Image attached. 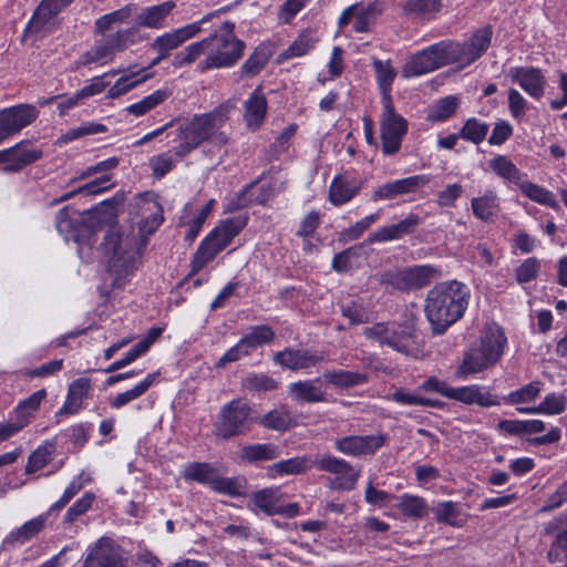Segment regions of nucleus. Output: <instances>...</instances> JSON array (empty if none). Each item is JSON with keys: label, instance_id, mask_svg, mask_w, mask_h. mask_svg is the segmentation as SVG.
Listing matches in <instances>:
<instances>
[{"label": "nucleus", "instance_id": "8fccbe9b", "mask_svg": "<svg viewBox=\"0 0 567 567\" xmlns=\"http://www.w3.org/2000/svg\"><path fill=\"white\" fill-rule=\"evenodd\" d=\"M279 487H268L252 494L254 504L267 515H275L281 499Z\"/></svg>", "mask_w": 567, "mask_h": 567}, {"label": "nucleus", "instance_id": "423d86ee", "mask_svg": "<svg viewBox=\"0 0 567 567\" xmlns=\"http://www.w3.org/2000/svg\"><path fill=\"white\" fill-rule=\"evenodd\" d=\"M245 217L229 218L215 227L199 244L190 262V275L199 272L244 229Z\"/></svg>", "mask_w": 567, "mask_h": 567}, {"label": "nucleus", "instance_id": "3c124183", "mask_svg": "<svg viewBox=\"0 0 567 567\" xmlns=\"http://www.w3.org/2000/svg\"><path fill=\"white\" fill-rule=\"evenodd\" d=\"M145 70L138 72H131L121 76L107 91V96L110 99H116L121 95H124L138 84L145 82L150 79V74H143Z\"/></svg>", "mask_w": 567, "mask_h": 567}, {"label": "nucleus", "instance_id": "4d7b16f0", "mask_svg": "<svg viewBox=\"0 0 567 567\" xmlns=\"http://www.w3.org/2000/svg\"><path fill=\"white\" fill-rule=\"evenodd\" d=\"M94 499L95 495L93 493H85L71 507H69L62 520L63 525L69 526L73 524L79 517L90 511Z\"/></svg>", "mask_w": 567, "mask_h": 567}, {"label": "nucleus", "instance_id": "6e6552de", "mask_svg": "<svg viewBox=\"0 0 567 567\" xmlns=\"http://www.w3.org/2000/svg\"><path fill=\"white\" fill-rule=\"evenodd\" d=\"M316 468L331 474L327 478L326 486L332 491H352L360 477L350 462L332 454H322L315 457Z\"/></svg>", "mask_w": 567, "mask_h": 567}, {"label": "nucleus", "instance_id": "0eeeda50", "mask_svg": "<svg viewBox=\"0 0 567 567\" xmlns=\"http://www.w3.org/2000/svg\"><path fill=\"white\" fill-rule=\"evenodd\" d=\"M251 408L240 399L224 404L214 423L216 437L229 440L245 434L250 427Z\"/></svg>", "mask_w": 567, "mask_h": 567}, {"label": "nucleus", "instance_id": "393cba45", "mask_svg": "<svg viewBox=\"0 0 567 567\" xmlns=\"http://www.w3.org/2000/svg\"><path fill=\"white\" fill-rule=\"evenodd\" d=\"M91 380L89 378H79L74 380L68 389L65 401L56 415L76 414L83 409V402L89 396L91 390Z\"/></svg>", "mask_w": 567, "mask_h": 567}, {"label": "nucleus", "instance_id": "7c9ffc66", "mask_svg": "<svg viewBox=\"0 0 567 567\" xmlns=\"http://www.w3.org/2000/svg\"><path fill=\"white\" fill-rule=\"evenodd\" d=\"M567 399L561 393H549L537 406H518L516 410L522 414H546L556 415L566 410Z\"/></svg>", "mask_w": 567, "mask_h": 567}, {"label": "nucleus", "instance_id": "473e14b6", "mask_svg": "<svg viewBox=\"0 0 567 567\" xmlns=\"http://www.w3.org/2000/svg\"><path fill=\"white\" fill-rule=\"evenodd\" d=\"M372 66L382 94V105L388 103L393 104L390 93L392 83L396 76L395 70L392 68L390 61H381L379 59L372 60Z\"/></svg>", "mask_w": 567, "mask_h": 567}, {"label": "nucleus", "instance_id": "412c9836", "mask_svg": "<svg viewBox=\"0 0 567 567\" xmlns=\"http://www.w3.org/2000/svg\"><path fill=\"white\" fill-rule=\"evenodd\" d=\"M59 14L60 11L45 0H42L34 9L31 19L25 25L24 32L41 37L53 33L60 27Z\"/></svg>", "mask_w": 567, "mask_h": 567}, {"label": "nucleus", "instance_id": "39448f33", "mask_svg": "<svg viewBox=\"0 0 567 567\" xmlns=\"http://www.w3.org/2000/svg\"><path fill=\"white\" fill-rule=\"evenodd\" d=\"M506 337L499 329L489 330L481 339L480 348L464 353L462 362L455 370V377L466 380L468 375L482 372L497 362L504 352Z\"/></svg>", "mask_w": 567, "mask_h": 567}, {"label": "nucleus", "instance_id": "a878e982", "mask_svg": "<svg viewBox=\"0 0 567 567\" xmlns=\"http://www.w3.org/2000/svg\"><path fill=\"white\" fill-rule=\"evenodd\" d=\"M176 7L175 1L168 0L156 6H151L135 13L136 23L144 28L162 29L165 27L166 17Z\"/></svg>", "mask_w": 567, "mask_h": 567}, {"label": "nucleus", "instance_id": "ddd939ff", "mask_svg": "<svg viewBox=\"0 0 567 567\" xmlns=\"http://www.w3.org/2000/svg\"><path fill=\"white\" fill-rule=\"evenodd\" d=\"M125 550L112 537L102 536L92 544L81 567H126Z\"/></svg>", "mask_w": 567, "mask_h": 567}, {"label": "nucleus", "instance_id": "49530a36", "mask_svg": "<svg viewBox=\"0 0 567 567\" xmlns=\"http://www.w3.org/2000/svg\"><path fill=\"white\" fill-rule=\"evenodd\" d=\"M156 378V373H150L143 381L134 385L132 389L118 393L111 400V408L117 410L128 404L130 402L138 399L151 388V385L155 382Z\"/></svg>", "mask_w": 567, "mask_h": 567}, {"label": "nucleus", "instance_id": "9b49d317", "mask_svg": "<svg viewBox=\"0 0 567 567\" xmlns=\"http://www.w3.org/2000/svg\"><path fill=\"white\" fill-rule=\"evenodd\" d=\"M452 63L447 42L442 41L415 53L405 63L402 72L405 78L419 76Z\"/></svg>", "mask_w": 567, "mask_h": 567}, {"label": "nucleus", "instance_id": "bb28decb", "mask_svg": "<svg viewBox=\"0 0 567 567\" xmlns=\"http://www.w3.org/2000/svg\"><path fill=\"white\" fill-rule=\"evenodd\" d=\"M267 100L257 87L244 103V120L249 130L256 131L265 120L267 113Z\"/></svg>", "mask_w": 567, "mask_h": 567}, {"label": "nucleus", "instance_id": "a211bd4d", "mask_svg": "<svg viewBox=\"0 0 567 567\" xmlns=\"http://www.w3.org/2000/svg\"><path fill=\"white\" fill-rule=\"evenodd\" d=\"M431 182L430 175H412L409 177L388 182L377 187L372 194L374 202L393 199L398 196L417 192Z\"/></svg>", "mask_w": 567, "mask_h": 567}, {"label": "nucleus", "instance_id": "4468645a", "mask_svg": "<svg viewBox=\"0 0 567 567\" xmlns=\"http://www.w3.org/2000/svg\"><path fill=\"white\" fill-rule=\"evenodd\" d=\"M388 441V435L381 432L370 435H347L334 440V449L341 454L360 458L374 455Z\"/></svg>", "mask_w": 567, "mask_h": 567}, {"label": "nucleus", "instance_id": "e433bc0d", "mask_svg": "<svg viewBox=\"0 0 567 567\" xmlns=\"http://www.w3.org/2000/svg\"><path fill=\"white\" fill-rule=\"evenodd\" d=\"M259 424L268 430L285 432L296 425L290 410L281 405L266 413L259 421Z\"/></svg>", "mask_w": 567, "mask_h": 567}, {"label": "nucleus", "instance_id": "774afa93", "mask_svg": "<svg viewBox=\"0 0 567 567\" xmlns=\"http://www.w3.org/2000/svg\"><path fill=\"white\" fill-rule=\"evenodd\" d=\"M547 557L550 563H557L564 559L567 560V530L556 536Z\"/></svg>", "mask_w": 567, "mask_h": 567}, {"label": "nucleus", "instance_id": "f3484780", "mask_svg": "<svg viewBox=\"0 0 567 567\" xmlns=\"http://www.w3.org/2000/svg\"><path fill=\"white\" fill-rule=\"evenodd\" d=\"M125 48V33L116 32L95 41L94 45L81 56V64L97 63L104 65L111 62L115 54Z\"/></svg>", "mask_w": 567, "mask_h": 567}, {"label": "nucleus", "instance_id": "6e6d98bb", "mask_svg": "<svg viewBox=\"0 0 567 567\" xmlns=\"http://www.w3.org/2000/svg\"><path fill=\"white\" fill-rule=\"evenodd\" d=\"M540 393V382L533 381L515 391H512L504 400L509 404H523L535 401Z\"/></svg>", "mask_w": 567, "mask_h": 567}, {"label": "nucleus", "instance_id": "9d476101", "mask_svg": "<svg viewBox=\"0 0 567 567\" xmlns=\"http://www.w3.org/2000/svg\"><path fill=\"white\" fill-rule=\"evenodd\" d=\"M492 38V25L485 24L464 42H447L453 63H457L460 68L471 65L488 50Z\"/></svg>", "mask_w": 567, "mask_h": 567}, {"label": "nucleus", "instance_id": "a19ab883", "mask_svg": "<svg viewBox=\"0 0 567 567\" xmlns=\"http://www.w3.org/2000/svg\"><path fill=\"white\" fill-rule=\"evenodd\" d=\"M45 396L47 391L44 389L33 392L29 398L19 402L12 414L22 423V425L27 426L34 416V413L39 410Z\"/></svg>", "mask_w": 567, "mask_h": 567}, {"label": "nucleus", "instance_id": "ea45409f", "mask_svg": "<svg viewBox=\"0 0 567 567\" xmlns=\"http://www.w3.org/2000/svg\"><path fill=\"white\" fill-rule=\"evenodd\" d=\"M51 513L49 511L45 514L39 515L28 522H25L22 526L12 530L7 540L9 543H20L24 544L30 540L34 536H37L45 526L47 518Z\"/></svg>", "mask_w": 567, "mask_h": 567}, {"label": "nucleus", "instance_id": "5fc2aeb1", "mask_svg": "<svg viewBox=\"0 0 567 567\" xmlns=\"http://www.w3.org/2000/svg\"><path fill=\"white\" fill-rule=\"evenodd\" d=\"M209 487L217 493L228 496H241L245 493V480L240 477H221L215 475Z\"/></svg>", "mask_w": 567, "mask_h": 567}, {"label": "nucleus", "instance_id": "c756f323", "mask_svg": "<svg viewBox=\"0 0 567 567\" xmlns=\"http://www.w3.org/2000/svg\"><path fill=\"white\" fill-rule=\"evenodd\" d=\"M442 7V0H406L403 12L412 19L430 21L437 16Z\"/></svg>", "mask_w": 567, "mask_h": 567}, {"label": "nucleus", "instance_id": "5701e85b", "mask_svg": "<svg viewBox=\"0 0 567 567\" xmlns=\"http://www.w3.org/2000/svg\"><path fill=\"white\" fill-rule=\"evenodd\" d=\"M4 151H9V154L6 156V166L2 168L4 173L20 172L28 165L39 161L43 155L42 150L32 147L29 141H21Z\"/></svg>", "mask_w": 567, "mask_h": 567}, {"label": "nucleus", "instance_id": "f03ea898", "mask_svg": "<svg viewBox=\"0 0 567 567\" xmlns=\"http://www.w3.org/2000/svg\"><path fill=\"white\" fill-rule=\"evenodd\" d=\"M230 110L229 103H223L210 112L194 114L181 122L173 140L175 143L172 148L173 154L183 158L205 142L217 147L226 146L229 143V136L223 127L229 120Z\"/></svg>", "mask_w": 567, "mask_h": 567}, {"label": "nucleus", "instance_id": "72a5a7b5", "mask_svg": "<svg viewBox=\"0 0 567 567\" xmlns=\"http://www.w3.org/2000/svg\"><path fill=\"white\" fill-rule=\"evenodd\" d=\"M396 507L408 518L422 519L429 515V504L425 498L412 494H402Z\"/></svg>", "mask_w": 567, "mask_h": 567}, {"label": "nucleus", "instance_id": "7ed1b4c3", "mask_svg": "<svg viewBox=\"0 0 567 567\" xmlns=\"http://www.w3.org/2000/svg\"><path fill=\"white\" fill-rule=\"evenodd\" d=\"M470 289L457 280L435 285L425 299V316L434 334H442L460 320L470 300Z\"/></svg>", "mask_w": 567, "mask_h": 567}, {"label": "nucleus", "instance_id": "09e8293b", "mask_svg": "<svg viewBox=\"0 0 567 567\" xmlns=\"http://www.w3.org/2000/svg\"><path fill=\"white\" fill-rule=\"evenodd\" d=\"M518 187L522 193L530 200L540 205L548 206L550 208L558 207V202L556 200L555 195L547 188L526 181L525 178Z\"/></svg>", "mask_w": 567, "mask_h": 567}, {"label": "nucleus", "instance_id": "58836bf2", "mask_svg": "<svg viewBox=\"0 0 567 567\" xmlns=\"http://www.w3.org/2000/svg\"><path fill=\"white\" fill-rule=\"evenodd\" d=\"M110 182H111V175H109V174L102 175L101 177H99L94 181H91L84 185L76 187L75 189H73L69 193L61 195L59 198L53 199L51 205H58L63 202H66L78 194L97 195V194L104 193L113 186Z\"/></svg>", "mask_w": 567, "mask_h": 567}, {"label": "nucleus", "instance_id": "6ab92c4d", "mask_svg": "<svg viewBox=\"0 0 567 567\" xmlns=\"http://www.w3.org/2000/svg\"><path fill=\"white\" fill-rule=\"evenodd\" d=\"M507 76L533 99L539 100L545 93L546 78L539 68L512 66Z\"/></svg>", "mask_w": 567, "mask_h": 567}, {"label": "nucleus", "instance_id": "f257e3e1", "mask_svg": "<svg viewBox=\"0 0 567 567\" xmlns=\"http://www.w3.org/2000/svg\"><path fill=\"white\" fill-rule=\"evenodd\" d=\"M245 48V42L235 35V23L225 21L207 38L190 43L177 52L172 65L183 68L195 62L200 55H205L197 65L200 72L230 68L243 56Z\"/></svg>", "mask_w": 567, "mask_h": 567}, {"label": "nucleus", "instance_id": "0e129e2a", "mask_svg": "<svg viewBox=\"0 0 567 567\" xmlns=\"http://www.w3.org/2000/svg\"><path fill=\"white\" fill-rule=\"evenodd\" d=\"M83 473L74 478L69 486L64 489L63 495L51 505L49 513L59 512L64 508L70 501L83 488L84 482L82 481Z\"/></svg>", "mask_w": 567, "mask_h": 567}, {"label": "nucleus", "instance_id": "69168bd1", "mask_svg": "<svg viewBox=\"0 0 567 567\" xmlns=\"http://www.w3.org/2000/svg\"><path fill=\"white\" fill-rule=\"evenodd\" d=\"M316 41L309 34H300L284 52L286 59L302 56L315 48Z\"/></svg>", "mask_w": 567, "mask_h": 567}, {"label": "nucleus", "instance_id": "2f4dec72", "mask_svg": "<svg viewBox=\"0 0 567 567\" xmlns=\"http://www.w3.org/2000/svg\"><path fill=\"white\" fill-rule=\"evenodd\" d=\"M393 332L390 334L388 347L405 355H414L417 352L414 333L409 327L394 323Z\"/></svg>", "mask_w": 567, "mask_h": 567}, {"label": "nucleus", "instance_id": "79ce46f5", "mask_svg": "<svg viewBox=\"0 0 567 567\" xmlns=\"http://www.w3.org/2000/svg\"><path fill=\"white\" fill-rule=\"evenodd\" d=\"M313 467H316L315 458L303 455L277 462L271 466V470L279 475H298Z\"/></svg>", "mask_w": 567, "mask_h": 567}, {"label": "nucleus", "instance_id": "dca6fc26", "mask_svg": "<svg viewBox=\"0 0 567 567\" xmlns=\"http://www.w3.org/2000/svg\"><path fill=\"white\" fill-rule=\"evenodd\" d=\"M212 16L213 14H207L199 21L158 35L151 44V48L157 53H161L162 56H168L171 51L179 48L187 40L197 35L202 31V25L207 22Z\"/></svg>", "mask_w": 567, "mask_h": 567}, {"label": "nucleus", "instance_id": "c9c22d12", "mask_svg": "<svg viewBox=\"0 0 567 567\" xmlns=\"http://www.w3.org/2000/svg\"><path fill=\"white\" fill-rule=\"evenodd\" d=\"M275 331L267 324L252 326L239 339L250 354L257 348L269 344L275 339Z\"/></svg>", "mask_w": 567, "mask_h": 567}, {"label": "nucleus", "instance_id": "cd10ccee", "mask_svg": "<svg viewBox=\"0 0 567 567\" xmlns=\"http://www.w3.org/2000/svg\"><path fill=\"white\" fill-rule=\"evenodd\" d=\"M471 207L477 219L489 223L499 212V198L494 190L487 189L482 196L472 198Z\"/></svg>", "mask_w": 567, "mask_h": 567}, {"label": "nucleus", "instance_id": "052dcab7", "mask_svg": "<svg viewBox=\"0 0 567 567\" xmlns=\"http://www.w3.org/2000/svg\"><path fill=\"white\" fill-rule=\"evenodd\" d=\"M55 228L65 238V240L79 241L76 226L69 216V207H63L56 213Z\"/></svg>", "mask_w": 567, "mask_h": 567}, {"label": "nucleus", "instance_id": "bf43d9fd", "mask_svg": "<svg viewBox=\"0 0 567 567\" xmlns=\"http://www.w3.org/2000/svg\"><path fill=\"white\" fill-rule=\"evenodd\" d=\"M52 450L53 444H44L33 451L29 456L25 473L31 474L43 468L51 461Z\"/></svg>", "mask_w": 567, "mask_h": 567}, {"label": "nucleus", "instance_id": "680f3d73", "mask_svg": "<svg viewBox=\"0 0 567 567\" xmlns=\"http://www.w3.org/2000/svg\"><path fill=\"white\" fill-rule=\"evenodd\" d=\"M357 9L353 12V30L355 32H367L372 19L377 16V7L374 3L368 6L355 4Z\"/></svg>", "mask_w": 567, "mask_h": 567}, {"label": "nucleus", "instance_id": "f704fd0d", "mask_svg": "<svg viewBox=\"0 0 567 567\" xmlns=\"http://www.w3.org/2000/svg\"><path fill=\"white\" fill-rule=\"evenodd\" d=\"M280 456V449L274 443L249 444L241 449L240 457L248 463L272 461Z\"/></svg>", "mask_w": 567, "mask_h": 567}, {"label": "nucleus", "instance_id": "c03bdc74", "mask_svg": "<svg viewBox=\"0 0 567 567\" xmlns=\"http://www.w3.org/2000/svg\"><path fill=\"white\" fill-rule=\"evenodd\" d=\"M458 104L460 100L454 95L442 97L430 106L426 118L433 123L444 122L455 113Z\"/></svg>", "mask_w": 567, "mask_h": 567}, {"label": "nucleus", "instance_id": "4be33fe9", "mask_svg": "<svg viewBox=\"0 0 567 567\" xmlns=\"http://www.w3.org/2000/svg\"><path fill=\"white\" fill-rule=\"evenodd\" d=\"M450 399L466 405L477 404L482 408L499 405L497 395L493 394L489 388L480 384L452 386Z\"/></svg>", "mask_w": 567, "mask_h": 567}, {"label": "nucleus", "instance_id": "37998d69", "mask_svg": "<svg viewBox=\"0 0 567 567\" xmlns=\"http://www.w3.org/2000/svg\"><path fill=\"white\" fill-rule=\"evenodd\" d=\"M171 96L168 89H159L141 101L128 105L125 112L134 116H142L164 103Z\"/></svg>", "mask_w": 567, "mask_h": 567}, {"label": "nucleus", "instance_id": "aec40b11", "mask_svg": "<svg viewBox=\"0 0 567 567\" xmlns=\"http://www.w3.org/2000/svg\"><path fill=\"white\" fill-rule=\"evenodd\" d=\"M277 364L289 370H302L327 362L328 358L322 351H310L301 349H285L275 354Z\"/></svg>", "mask_w": 567, "mask_h": 567}, {"label": "nucleus", "instance_id": "b1692460", "mask_svg": "<svg viewBox=\"0 0 567 567\" xmlns=\"http://www.w3.org/2000/svg\"><path fill=\"white\" fill-rule=\"evenodd\" d=\"M288 394L292 400L301 403L327 401V394L322 390L320 378L290 383L288 385Z\"/></svg>", "mask_w": 567, "mask_h": 567}, {"label": "nucleus", "instance_id": "f8f14e48", "mask_svg": "<svg viewBox=\"0 0 567 567\" xmlns=\"http://www.w3.org/2000/svg\"><path fill=\"white\" fill-rule=\"evenodd\" d=\"M380 131L382 153L388 156L396 154L408 132V122L395 113L393 104H383Z\"/></svg>", "mask_w": 567, "mask_h": 567}, {"label": "nucleus", "instance_id": "2eb2a0df", "mask_svg": "<svg viewBox=\"0 0 567 567\" xmlns=\"http://www.w3.org/2000/svg\"><path fill=\"white\" fill-rule=\"evenodd\" d=\"M37 116V109L29 104H20L0 111V144L30 125Z\"/></svg>", "mask_w": 567, "mask_h": 567}, {"label": "nucleus", "instance_id": "a18cd8bd", "mask_svg": "<svg viewBox=\"0 0 567 567\" xmlns=\"http://www.w3.org/2000/svg\"><path fill=\"white\" fill-rule=\"evenodd\" d=\"M493 172L499 177L519 186L525 174H523L516 165L504 155H497L489 161Z\"/></svg>", "mask_w": 567, "mask_h": 567}, {"label": "nucleus", "instance_id": "864d4df0", "mask_svg": "<svg viewBox=\"0 0 567 567\" xmlns=\"http://www.w3.org/2000/svg\"><path fill=\"white\" fill-rule=\"evenodd\" d=\"M489 131V125L476 117L467 118L458 130V136L462 140L478 145L482 143Z\"/></svg>", "mask_w": 567, "mask_h": 567}, {"label": "nucleus", "instance_id": "338daca9", "mask_svg": "<svg viewBox=\"0 0 567 567\" xmlns=\"http://www.w3.org/2000/svg\"><path fill=\"white\" fill-rule=\"evenodd\" d=\"M540 262L535 257L525 259L515 270V278L519 284H526L536 278Z\"/></svg>", "mask_w": 567, "mask_h": 567}, {"label": "nucleus", "instance_id": "de8ad7c7", "mask_svg": "<svg viewBox=\"0 0 567 567\" xmlns=\"http://www.w3.org/2000/svg\"><path fill=\"white\" fill-rule=\"evenodd\" d=\"M269 58L270 52L267 47L258 45L240 66V76L252 78L257 75L267 65Z\"/></svg>", "mask_w": 567, "mask_h": 567}, {"label": "nucleus", "instance_id": "c85d7f7f", "mask_svg": "<svg viewBox=\"0 0 567 567\" xmlns=\"http://www.w3.org/2000/svg\"><path fill=\"white\" fill-rule=\"evenodd\" d=\"M360 190V185L355 179H350L339 175L333 178L329 188L330 202L340 206L351 200Z\"/></svg>", "mask_w": 567, "mask_h": 567}, {"label": "nucleus", "instance_id": "13d9d810", "mask_svg": "<svg viewBox=\"0 0 567 567\" xmlns=\"http://www.w3.org/2000/svg\"><path fill=\"white\" fill-rule=\"evenodd\" d=\"M243 386L252 392L270 391L278 386V382L264 373H249L243 379Z\"/></svg>", "mask_w": 567, "mask_h": 567}, {"label": "nucleus", "instance_id": "4c0bfd02", "mask_svg": "<svg viewBox=\"0 0 567 567\" xmlns=\"http://www.w3.org/2000/svg\"><path fill=\"white\" fill-rule=\"evenodd\" d=\"M322 377L329 384L339 389L353 388L368 381L367 374L349 370H330L326 371Z\"/></svg>", "mask_w": 567, "mask_h": 567}, {"label": "nucleus", "instance_id": "603ef678", "mask_svg": "<svg viewBox=\"0 0 567 567\" xmlns=\"http://www.w3.org/2000/svg\"><path fill=\"white\" fill-rule=\"evenodd\" d=\"M215 467L206 462L188 463L183 471L185 481H194L210 486L216 473Z\"/></svg>", "mask_w": 567, "mask_h": 567}, {"label": "nucleus", "instance_id": "e2e57ef3", "mask_svg": "<svg viewBox=\"0 0 567 567\" xmlns=\"http://www.w3.org/2000/svg\"><path fill=\"white\" fill-rule=\"evenodd\" d=\"M435 518L439 523H444L451 526H460V512L457 505L451 501L442 502L435 509Z\"/></svg>", "mask_w": 567, "mask_h": 567}, {"label": "nucleus", "instance_id": "20e7f679", "mask_svg": "<svg viewBox=\"0 0 567 567\" xmlns=\"http://www.w3.org/2000/svg\"><path fill=\"white\" fill-rule=\"evenodd\" d=\"M101 248L107 257L112 287L123 288L142 262V248L137 238L113 226L105 234Z\"/></svg>", "mask_w": 567, "mask_h": 567}, {"label": "nucleus", "instance_id": "1a4fd4ad", "mask_svg": "<svg viewBox=\"0 0 567 567\" xmlns=\"http://www.w3.org/2000/svg\"><path fill=\"white\" fill-rule=\"evenodd\" d=\"M440 271L431 265L408 267L398 271H384L375 276L379 284L396 290H412L427 286Z\"/></svg>", "mask_w": 567, "mask_h": 567}]
</instances>
